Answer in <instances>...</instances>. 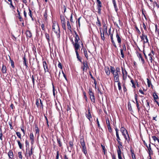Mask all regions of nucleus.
Listing matches in <instances>:
<instances>
[{
  "instance_id": "nucleus-1",
  "label": "nucleus",
  "mask_w": 159,
  "mask_h": 159,
  "mask_svg": "<svg viewBox=\"0 0 159 159\" xmlns=\"http://www.w3.org/2000/svg\"><path fill=\"white\" fill-rule=\"evenodd\" d=\"M52 30L56 34L58 39H60V30L59 25L55 21H52Z\"/></svg>"
},
{
  "instance_id": "nucleus-2",
  "label": "nucleus",
  "mask_w": 159,
  "mask_h": 159,
  "mask_svg": "<svg viewBox=\"0 0 159 159\" xmlns=\"http://www.w3.org/2000/svg\"><path fill=\"white\" fill-rule=\"evenodd\" d=\"M74 32L75 35V43L73 41V40L72 39L71 42H72V43L73 44L74 48H80V42H81V41L79 42V41L80 40V38L76 31H74Z\"/></svg>"
},
{
  "instance_id": "nucleus-3",
  "label": "nucleus",
  "mask_w": 159,
  "mask_h": 159,
  "mask_svg": "<svg viewBox=\"0 0 159 159\" xmlns=\"http://www.w3.org/2000/svg\"><path fill=\"white\" fill-rule=\"evenodd\" d=\"M60 18L62 28L64 30L66 31V27L65 19L64 16H60Z\"/></svg>"
},
{
  "instance_id": "nucleus-4",
  "label": "nucleus",
  "mask_w": 159,
  "mask_h": 159,
  "mask_svg": "<svg viewBox=\"0 0 159 159\" xmlns=\"http://www.w3.org/2000/svg\"><path fill=\"white\" fill-rule=\"evenodd\" d=\"M69 147H67V148L68 151L70 152H71V150L74 149L73 147V140L72 141H70L69 142Z\"/></svg>"
},
{
  "instance_id": "nucleus-5",
  "label": "nucleus",
  "mask_w": 159,
  "mask_h": 159,
  "mask_svg": "<svg viewBox=\"0 0 159 159\" xmlns=\"http://www.w3.org/2000/svg\"><path fill=\"white\" fill-rule=\"evenodd\" d=\"M89 93L90 96V99H95L94 93L92 91V90L91 89H89Z\"/></svg>"
},
{
  "instance_id": "nucleus-6",
  "label": "nucleus",
  "mask_w": 159,
  "mask_h": 159,
  "mask_svg": "<svg viewBox=\"0 0 159 159\" xmlns=\"http://www.w3.org/2000/svg\"><path fill=\"white\" fill-rule=\"evenodd\" d=\"M74 48L77 56V58L78 59V60L81 62H82L81 59L80 58V57L78 52V50L80 48Z\"/></svg>"
},
{
  "instance_id": "nucleus-7",
  "label": "nucleus",
  "mask_w": 159,
  "mask_h": 159,
  "mask_svg": "<svg viewBox=\"0 0 159 159\" xmlns=\"http://www.w3.org/2000/svg\"><path fill=\"white\" fill-rule=\"evenodd\" d=\"M43 65L45 72H49L48 69V66L45 61H43Z\"/></svg>"
},
{
  "instance_id": "nucleus-8",
  "label": "nucleus",
  "mask_w": 159,
  "mask_h": 159,
  "mask_svg": "<svg viewBox=\"0 0 159 159\" xmlns=\"http://www.w3.org/2000/svg\"><path fill=\"white\" fill-rule=\"evenodd\" d=\"M116 37L117 38V42L119 44V45H120V44L121 43V38L120 37L119 34L118 33V32L117 31H116Z\"/></svg>"
},
{
  "instance_id": "nucleus-9",
  "label": "nucleus",
  "mask_w": 159,
  "mask_h": 159,
  "mask_svg": "<svg viewBox=\"0 0 159 159\" xmlns=\"http://www.w3.org/2000/svg\"><path fill=\"white\" fill-rule=\"evenodd\" d=\"M81 44L82 45V47L83 49L84 54L85 55V57H86V58H87V59H88V55L87 54V51L86 50L85 48H83L84 46H83V43H82V41H81Z\"/></svg>"
},
{
  "instance_id": "nucleus-10",
  "label": "nucleus",
  "mask_w": 159,
  "mask_h": 159,
  "mask_svg": "<svg viewBox=\"0 0 159 159\" xmlns=\"http://www.w3.org/2000/svg\"><path fill=\"white\" fill-rule=\"evenodd\" d=\"M26 37L27 38H31L32 37V34L30 30H27L25 32Z\"/></svg>"
},
{
  "instance_id": "nucleus-11",
  "label": "nucleus",
  "mask_w": 159,
  "mask_h": 159,
  "mask_svg": "<svg viewBox=\"0 0 159 159\" xmlns=\"http://www.w3.org/2000/svg\"><path fill=\"white\" fill-rule=\"evenodd\" d=\"M147 147L148 148V153L149 154V157H150V155L151 154H153V152L152 151V148L151 147V144H149L148 145V146L147 145Z\"/></svg>"
},
{
  "instance_id": "nucleus-12",
  "label": "nucleus",
  "mask_w": 159,
  "mask_h": 159,
  "mask_svg": "<svg viewBox=\"0 0 159 159\" xmlns=\"http://www.w3.org/2000/svg\"><path fill=\"white\" fill-rule=\"evenodd\" d=\"M23 64L26 66V68H27L28 67V62L25 58V55L23 57Z\"/></svg>"
},
{
  "instance_id": "nucleus-13",
  "label": "nucleus",
  "mask_w": 159,
  "mask_h": 159,
  "mask_svg": "<svg viewBox=\"0 0 159 159\" xmlns=\"http://www.w3.org/2000/svg\"><path fill=\"white\" fill-rule=\"evenodd\" d=\"M25 147L26 148V152L25 153V155L26 156V154L28 152V148H29V143L27 140H26L25 141Z\"/></svg>"
},
{
  "instance_id": "nucleus-14",
  "label": "nucleus",
  "mask_w": 159,
  "mask_h": 159,
  "mask_svg": "<svg viewBox=\"0 0 159 159\" xmlns=\"http://www.w3.org/2000/svg\"><path fill=\"white\" fill-rule=\"evenodd\" d=\"M122 73L123 75V79L124 80L126 79L127 75V72L126 70H124L122 68Z\"/></svg>"
},
{
  "instance_id": "nucleus-15",
  "label": "nucleus",
  "mask_w": 159,
  "mask_h": 159,
  "mask_svg": "<svg viewBox=\"0 0 159 159\" xmlns=\"http://www.w3.org/2000/svg\"><path fill=\"white\" fill-rule=\"evenodd\" d=\"M120 131H121L122 135L126 134H128L127 130L124 127H121L120 129Z\"/></svg>"
},
{
  "instance_id": "nucleus-16",
  "label": "nucleus",
  "mask_w": 159,
  "mask_h": 159,
  "mask_svg": "<svg viewBox=\"0 0 159 159\" xmlns=\"http://www.w3.org/2000/svg\"><path fill=\"white\" fill-rule=\"evenodd\" d=\"M88 113L86 114V116L87 118L89 120L91 121V119L92 118L91 115L89 111V108L88 109Z\"/></svg>"
},
{
  "instance_id": "nucleus-17",
  "label": "nucleus",
  "mask_w": 159,
  "mask_h": 159,
  "mask_svg": "<svg viewBox=\"0 0 159 159\" xmlns=\"http://www.w3.org/2000/svg\"><path fill=\"white\" fill-rule=\"evenodd\" d=\"M7 68L6 66L3 64L2 66L1 71L3 74H6L7 73Z\"/></svg>"
},
{
  "instance_id": "nucleus-18",
  "label": "nucleus",
  "mask_w": 159,
  "mask_h": 159,
  "mask_svg": "<svg viewBox=\"0 0 159 159\" xmlns=\"http://www.w3.org/2000/svg\"><path fill=\"white\" fill-rule=\"evenodd\" d=\"M66 24H67V29L69 30L70 32H71L72 31L71 27L70 24V23L69 20H68L67 21Z\"/></svg>"
},
{
  "instance_id": "nucleus-19",
  "label": "nucleus",
  "mask_w": 159,
  "mask_h": 159,
  "mask_svg": "<svg viewBox=\"0 0 159 159\" xmlns=\"http://www.w3.org/2000/svg\"><path fill=\"white\" fill-rule=\"evenodd\" d=\"M112 3L113 4V6L115 8V10L116 11V12L117 13V11L118 10V9L116 5V2L115 1V0H112Z\"/></svg>"
},
{
  "instance_id": "nucleus-20",
  "label": "nucleus",
  "mask_w": 159,
  "mask_h": 159,
  "mask_svg": "<svg viewBox=\"0 0 159 159\" xmlns=\"http://www.w3.org/2000/svg\"><path fill=\"white\" fill-rule=\"evenodd\" d=\"M45 37L49 45H50V37L49 34L47 33L46 32L45 33Z\"/></svg>"
},
{
  "instance_id": "nucleus-21",
  "label": "nucleus",
  "mask_w": 159,
  "mask_h": 159,
  "mask_svg": "<svg viewBox=\"0 0 159 159\" xmlns=\"http://www.w3.org/2000/svg\"><path fill=\"white\" fill-rule=\"evenodd\" d=\"M82 63H83V65L81 67L86 68H89L88 63L86 61H84Z\"/></svg>"
},
{
  "instance_id": "nucleus-22",
  "label": "nucleus",
  "mask_w": 159,
  "mask_h": 159,
  "mask_svg": "<svg viewBox=\"0 0 159 159\" xmlns=\"http://www.w3.org/2000/svg\"><path fill=\"white\" fill-rule=\"evenodd\" d=\"M9 158L11 159L13 158V154L12 151L10 150L8 153Z\"/></svg>"
},
{
  "instance_id": "nucleus-23",
  "label": "nucleus",
  "mask_w": 159,
  "mask_h": 159,
  "mask_svg": "<svg viewBox=\"0 0 159 159\" xmlns=\"http://www.w3.org/2000/svg\"><path fill=\"white\" fill-rule=\"evenodd\" d=\"M141 36H144V37L145 39H146V41H145V40H144V43H149L148 40L147 38V36L145 34L144 31H143V33H142Z\"/></svg>"
},
{
  "instance_id": "nucleus-24",
  "label": "nucleus",
  "mask_w": 159,
  "mask_h": 159,
  "mask_svg": "<svg viewBox=\"0 0 159 159\" xmlns=\"http://www.w3.org/2000/svg\"><path fill=\"white\" fill-rule=\"evenodd\" d=\"M33 152H30L29 151V148L28 149V152L26 154V156L27 158H28V157L31 158V155L33 154Z\"/></svg>"
},
{
  "instance_id": "nucleus-25",
  "label": "nucleus",
  "mask_w": 159,
  "mask_h": 159,
  "mask_svg": "<svg viewBox=\"0 0 159 159\" xmlns=\"http://www.w3.org/2000/svg\"><path fill=\"white\" fill-rule=\"evenodd\" d=\"M57 143L58 144V146L59 147H61L62 146V142H61V139L58 137H57Z\"/></svg>"
},
{
  "instance_id": "nucleus-26",
  "label": "nucleus",
  "mask_w": 159,
  "mask_h": 159,
  "mask_svg": "<svg viewBox=\"0 0 159 159\" xmlns=\"http://www.w3.org/2000/svg\"><path fill=\"white\" fill-rule=\"evenodd\" d=\"M128 110L131 112H133V111L131 107V104L130 102H129L128 104Z\"/></svg>"
},
{
  "instance_id": "nucleus-27",
  "label": "nucleus",
  "mask_w": 159,
  "mask_h": 159,
  "mask_svg": "<svg viewBox=\"0 0 159 159\" xmlns=\"http://www.w3.org/2000/svg\"><path fill=\"white\" fill-rule=\"evenodd\" d=\"M117 152L118 153V158L119 159H122L121 157V150H117Z\"/></svg>"
},
{
  "instance_id": "nucleus-28",
  "label": "nucleus",
  "mask_w": 159,
  "mask_h": 159,
  "mask_svg": "<svg viewBox=\"0 0 159 159\" xmlns=\"http://www.w3.org/2000/svg\"><path fill=\"white\" fill-rule=\"evenodd\" d=\"M130 152L131 154V157L133 159H136L135 157V155L134 153V151L131 148L130 150Z\"/></svg>"
},
{
  "instance_id": "nucleus-29",
  "label": "nucleus",
  "mask_w": 159,
  "mask_h": 159,
  "mask_svg": "<svg viewBox=\"0 0 159 159\" xmlns=\"http://www.w3.org/2000/svg\"><path fill=\"white\" fill-rule=\"evenodd\" d=\"M34 128L35 129V131L36 132V134H39V130L38 127V125H37L36 124L34 125Z\"/></svg>"
},
{
  "instance_id": "nucleus-30",
  "label": "nucleus",
  "mask_w": 159,
  "mask_h": 159,
  "mask_svg": "<svg viewBox=\"0 0 159 159\" xmlns=\"http://www.w3.org/2000/svg\"><path fill=\"white\" fill-rule=\"evenodd\" d=\"M138 57L139 59H141L142 63L143 64L144 63L145 61H144V59H143V57H142L141 54L140 53H139V54L138 55Z\"/></svg>"
},
{
  "instance_id": "nucleus-31",
  "label": "nucleus",
  "mask_w": 159,
  "mask_h": 159,
  "mask_svg": "<svg viewBox=\"0 0 159 159\" xmlns=\"http://www.w3.org/2000/svg\"><path fill=\"white\" fill-rule=\"evenodd\" d=\"M80 143L82 147L85 146L84 140L83 139H80Z\"/></svg>"
},
{
  "instance_id": "nucleus-32",
  "label": "nucleus",
  "mask_w": 159,
  "mask_h": 159,
  "mask_svg": "<svg viewBox=\"0 0 159 159\" xmlns=\"http://www.w3.org/2000/svg\"><path fill=\"white\" fill-rule=\"evenodd\" d=\"M135 101L136 102V106L137 107L138 111H139L140 110L141 107H139L140 104H139V102H138V100H135Z\"/></svg>"
},
{
  "instance_id": "nucleus-33",
  "label": "nucleus",
  "mask_w": 159,
  "mask_h": 159,
  "mask_svg": "<svg viewBox=\"0 0 159 159\" xmlns=\"http://www.w3.org/2000/svg\"><path fill=\"white\" fill-rule=\"evenodd\" d=\"M82 151L85 155H86V154H87V152L86 146L82 147Z\"/></svg>"
},
{
  "instance_id": "nucleus-34",
  "label": "nucleus",
  "mask_w": 159,
  "mask_h": 159,
  "mask_svg": "<svg viewBox=\"0 0 159 159\" xmlns=\"http://www.w3.org/2000/svg\"><path fill=\"white\" fill-rule=\"evenodd\" d=\"M119 145L118 146V150H121V148H122L123 147L122 145V143L120 141H118V142Z\"/></svg>"
},
{
  "instance_id": "nucleus-35",
  "label": "nucleus",
  "mask_w": 159,
  "mask_h": 159,
  "mask_svg": "<svg viewBox=\"0 0 159 159\" xmlns=\"http://www.w3.org/2000/svg\"><path fill=\"white\" fill-rule=\"evenodd\" d=\"M9 57L11 62V66L12 68H14L15 67L14 62L11 59L10 56H9Z\"/></svg>"
},
{
  "instance_id": "nucleus-36",
  "label": "nucleus",
  "mask_w": 159,
  "mask_h": 159,
  "mask_svg": "<svg viewBox=\"0 0 159 159\" xmlns=\"http://www.w3.org/2000/svg\"><path fill=\"white\" fill-rule=\"evenodd\" d=\"M119 76H114L115 82L118 83L120 82H119Z\"/></svg>"
},
{
  "instance_id": "nucleus-37",
  "label": "nucleus",
  "mask_w": 159,
  "mask_h": 159,
  "mask_svg": "<svg viewBox=\"0 0 159 159\" xmlns=\"http://www.w3.org/2000/svg\"><path fill=\"white\" fill-rule=\"evenodd\" d=\"M30 140H34V135L32 132L30 133Z\"/></svg>"
},
{
  "instance_id": "nucleus-38",
  "label": "nucleus",
  "mask_w": 159,
  "mask_h": 159,
  "mask_svg": "<svg viewBox=\"0 0 159 159\" xmlns=\"http://www.w3.org/2000/svg\"><path fill=\"white\" fill-rule=\"evenodd\" d=\"M47 11L46 9L43 14V17L44 18H45L46 20L47 19Z\"/></svg>"
},
{
  "instance_id": "nucleus-39",
  "label": "nucleus",
  "mask_w": 159,
  "mask_h": 159,
  "mask_svg": "<svg viewBox=\"0 0 159 159\" xmlns=\"http://www.w3.org/2000/svg\"><path fill=\"white\" fill-rule=\"evenodd\" d=\"M32 50L34 52V54L35 55V54L36 53V48L34 45H33V47H32Z\"/></svg>"
},
{
  "instance_id": "nucleus-40",
  "label": "nucleus",
  "mask_w": 159,
  "mask_h": 159,
  "mask_svg": "<svg viewBox=\"0 0 159 159\" xmlns=\"http://www.w3.org/2000/svg\"><path fill=\"white\" fill-rule=\"evenodd\" d=\"M152 96H153L154 99H157L158 98V96L155 93H153Z\"/></svg>"
},
{
  "instance_id": "nucleus-41",
  "label": "nucleus",
  "mask_w": 159,
  "mask_h": 159,
  "mask_svg": "<svg viewBox=\"0 0 159 159\" xmlns=\"http://www.w3.org/2000/svg\"><path fill=\"white\" fill-rule=\"evenodd\" d=\"M110 71L111 73L113 74L115 71V70L114 67L111 66H110Z\"/></svg>"
},
{
  "instance_id": "nucleus-42",
  "label": "nucleus",
  "mask_w": 159,
  "mask_h": 159,
  "mask_svg": "<svg viewBox=\"0 0 159 159\" xmlns=\"http://www.w3.org/2000/svg\"><path fill=\"white\" fill-rule=\"evenodd\" d=\"M147 80L148 87H150L151 85L152 86L151 81L148 78Z\"/></svg>"
},
{
  "instance_id": "nucleus-43",
  "label": "nucleus",
  "mask_w": 159,
  "mask_h": 159,
  "mask_svg": "<svg viewBox=\"0 0 159 159\" xmlns=\"http://www.w3.org/2000/svg\"><path fill=\"white\" fill-rule=\"evenodd\" d=\"M152 138L155 141H157L158 143H159V139L156 136H152Z\"/></svg>"
},
{
  "instance_id": "nucleus-44",
  "label": "nucleus",
  "mask_w": 159,
  "mask_h": 159,
  "mask_svg": "<svg viewBox=\"0 0 159 159\" xmlns=\"http://www.w3.org/2000/svg\"><path fill=\"white\" fill-rule=\"evenodd\" d=\"M17 17L18 18L19 21L20 22H24L23 18L20 15H18Z\"/></svg>"
},
{
  "instance_id": "nucleus-45",
  "label": "nucleus",
  "mask_w": 159,
  "mask_h": 159,
  "mask_svg": "<svg viewBox=\"0 0 159 159\" xmlns=\"http://www.w3.org/2000/svg\"><path fill=\"white\" fill-rule=\"evenodd\" d=\"M97 2L98 3L97 5V12L98 13H99V0H97Z\"/></svg>"
},
{
  "instance_id": "nucleus-46",
  "label": "nucleus",
  "mask_w": 159,
  "mask_h": 159,
  "mask_svg": "<svg viewBox=\"0 0 159 159\" xmlns=\"http://www.w3.org/2000/svg\"><path fill=\"white\" fill-rule=\"evenodd\" d=\"M17 142L18 143L20 148V149H22V146L21 143L18 140H17Z\"/></svg>"
},
{
  "instance_id": "nucleus-47",
  "label": "nucleus",
  "mask_w": 159,
  "mask_h": 159,
  "mask_svg": "<svg viewBox=\"0 0 159 159\" xmlns=\"http://www.w3.org/2000/svg\"><path fill=\"white\" fill-rule=\"evenodd\" d=\"M31 78L32 81L33 86L34 87L35 85V80L33 75L32 76Z\"/></svg>"
},
{
  "instance_id": "nucleus-48",
  "label": "nucleus",
  "mask_w": 159,
  "mask_h": 159,
  "mask_svg": "<svg viewBox=\"0 0 159 159\" xmlns=\"http://www.w3.org/2000/svg\"><path fill=\"white\" fill-rule=\"evenodd\" d=\"M71 108L68 105H67V107L66 108V110L67 111V112L68 113V112H71L70 111Z\"/></svg>"
},
{
  "instance_id": "nucleus-49",
  "label": "nucleus",
  "mask_w": 159,
  "mask_h": 159,
  "mask_svg": "<svg viewBox=\"0 0 159 159\" xmlns=\"http://www.w3.org/2000/svg\"><path fill=\"white\" fill-rule=\"evenodd\" d=\"M101 146H102V151L104 152V154H105V151H106V148H105V146L103 145L102 144H101Z\"/></svg>"
},
{
  "instance_id": "nucleus-50",
  "label": "nucleus",
  "mask_w": 159,
  "mask_h": 159,
  "mask_svg": "<svg viewBox=\"0 0 159 159\" xmlns=\"http://www.w3.org/2000/svg\"><path fill=\"white\" fill-rule=\"evenodd\" d=\"M105 71L107 75H109L110 74V70L109 68H107L105 69Z\"/></svg>"
},
{
  "instance_id": "nucleus-51",
  "label": "nucleus",
  "mask_w": 159,
  "mask_h": 159,
  "mask_svg": "<svg viewBox=\"0 0 159 159\" xmlns=\"http://www.w3.org/2000/svg\"><path fill=\"white\" fill-rule=\"evenodd\" d=\"M16 134L19 138L21 139V135L20 132H16Z\"/></svg>"
},
{
  "instance_id": "nucleus-52",
  "label": "nucleus",
  "mask_w": 159,
  "mask_h": 159,
  "mask_svg": "<svg viewBox=\"0 0 159 159\" xmlns=\"http://www.w3.org/2000/svg\"><path fill=\"white\" fill-rule=\"evenodd\" d=\"M115 130L116 131V134L117 138H120L119 135L118 133V129L117 128H116L115 129Z\"/></svg>"
},
{
  "instance_id": "nucleus-53",
  "label": "nucleus",
  "mask_w": 159,
  "mask_h": 159,
  "mask_svg": "<svg viewBox=\"0 0 159 159\" xmlns=\"http://www.w3.org/2000/svg\"><path fill=\"white\" fill-rule=\"evenodd\" d=\"M18 157L20 159H22V152H18Z\"/></svg>"
},
{
  "instance_id": "nucleus-54",
  "label": "nucleus",
  "mask_w": 159,
  "mask_h": 159,
  "mask_svg": "<svg viewBox=\"0 0 159 159\" xmlns=\"http://www.w3.org/2000/svg\"><path fill=\"white\" fill-rule=\"evenodd\" d=\"M120 54L121 55V57L122 58H124V53H123V49H121L120 50Z\"/></svg>"
},
{
  "instance_id": "nucleus-55",
  "label": "nucleus",
  "mask_w": 159,
  "mask_h": 159,
  "mask_svg": "<svg viewBox=\"0 0 159 159\" xmlns=\"http://www.w3.org/2000/svg\"><path fill=\"white\" fill-rule=\"evenodd\" d=\"M29 12L28 13L29 15L30 16V17H32V11L30 9V8H29Z\"/></svg>"
},
{
  "instance_id": "nucleus-56",
  "label": "nucleus",
  "mask_w": 159,
  "mask_h": 159,
  "mask_svg": "<svg viewBox=\"0 0 159 159\" xmlns=\"http://www.w3.org/2000/svg\"><path fill=\"white\" fill-rule=\"evenodd\" d=\"M131 82L132 84V87H133L134 88H135V84H134V81L133 80V79H131Z\"/></svg>"
},
{
  "instance_id": "nucleus-57",
  "label": "nucleus",
  "mask_w": 159,
  "mask_h": 159,
  "mask_svg": "<svg viewBox=\"0 0 159 159\" xmlns=\"http://www.w3.org/2000/svg\"><path fill=\"white\" fill-rule=\"evenodd\" d=\"M10 7L11 8H12L13 10H14L15 9V7L13 6V5L12 4V2L10 3Z\"/></svg>"
},
{
  "instance_id": "nucleus-58",
  "label": "nucleus",
  "mask_w": 159,
  "mask_h": 159,
  "mask_svg": "<svg viewBox=\"0 0 159 159\" xmlns=\"http://www.w3.org/2000/svg\"><path fill=\"white\" fill-rule=\"evenodd\" d=\"M118 86L119 90H121V84L120 82H119L118 83Z\"/></svg>"
},
{
  "instance_id": "nucleus-59",
  "label": "nucleus",
  "mask_w": 159,
  "mask_h": 159,
  "mask_svg": "<svg viewBox=\"0 0 159 159\" xmlns=\"http://www.w3.org/2000/svg\"><path fill=\"white\" fill-rule=\"evenodd\" d=\"M127 138L125 139L126 141H127L129 143V141H130V138L129 137L128 134H127Z\"/></svg>"
},
{
  "instance_id": "nucleus-60",
  "label": "nucleus",
  "mask_w": 159,
  "mask_h": 159,
  "mask_svg": "<svg viewBox=\"0 0 159 159\" xmlns=\"http://www.w3.org/2000/svg\"><path fill=\"white\" fill-rule=\"evenodd\" d=\"M58 67H59L61 69H62V66L61 65V63L60 62H59V63L58 65Z\"/></svg>"
},
{
  "instance_id": "nucleus-61",
  "label": "nucleus",
  "mask_w": 159,
  "mask_h": 159,
  "mask_svg": "<svg viewBox=\"0 0 159 159\" xmlns=\"http://www.w3.org/2000/svg\"><path fill=\"white\" fill-rule=\"evenodd\" d=\"M146 102H147V107L149 109L150 108L149 103L148 102V100H146Z\"/></svg>"
},
{
  "instance_id": "nucleus-62",
  "label": "nucleus",
  "mask_w": 159,
  "mask_h": 159,
  "mask_svg": "<svg viewBox=\"0 0 159 159\" xmlns=\"http://www.w3.org/2000/svg\"><path fill=\"white\" fill-rule=\"evenodd\" d=\"M62 73L63 75V76L64 77L65 79L67 81V79L66 78V75H65V74H64L63 71L62 70Z\"/></svg>"
},
{
  "instance_id": "nucleus-63",
  "label": "nucleus",
  "mask_w": 159,
  "mask_h": 159,
  "mask_svg": "<svg viewBox=\"0 0 159 159\" xmlns=\"http://www.w3.org/2000/svg\"><path fill=\"white\" fill-rule=\"evenodd\" d=\"M59 151H57V155L56 156V159H58L59 157Z\"/></svg>"
},
{
  "instance_id": "nucleus-64",
  "label": "nucleus",
  "mask_w": 159,
  "mask_h": 159,
  "mask_svg": "<svg viewBox=\"0 0 159 159\" xmlns=\"http://www.w3.org/2000/svg\"><path fill=\"white\" fill-rule=\"evenodd\" d=\"M108 129L109 131L110 132H112V129L110 126V125H109L107 126Z\"/></svg>"
}]
</instances>
